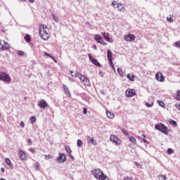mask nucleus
Masks as SVG:
<instances>
[{
    "mask_svg": "<svg viewBox=\"0 0 180 180\" xmlns=\"http://www.w3.org/2000/svg\"><path fill=\"white\" fill-rule=\"evenodd\" d=\"M167 154H172L174 153V150L172 148H169L167 150Z\"/></svg>",
    "mask_w": 180,
    "mask_h": 180,
    "instance_id": "nucleus-39",
    "label": "nucleus"
},
{
    "mask_svg": "<svg viewBox=\"0 0 180 180\" xmlns=\"http://www.w3.org/2000/svg\"><path fill=\"white\" fill-rule=\"evenodd\" d=\"M127 78H128V79H129V81H134L136 76L134 75H131L130 73H129L127 75Z\"/></svg>",
    "mask_w": 180,
    "mask_h": 180,
    "instance_id": "nucleus-21",
    "label": "nucleus"
},
{
    "mask_svg": "<svg viewBox=\"0 0 180 180\" xmlns=\"http://www.w3.org/2000/svg\"><path fill=\"white\" fill-rule=\"evenodd\" d=\"M53 20H55V22H58V17L56 16L54 14H52Z\"/></svg>",
    "mask_w": 180,
    "mask_h": 180,
    "instance_id": "nucleus-40",
    "label": "nucleus"
},
{
    "mask_svg": "<svg viewBox=\"0 0 180 180\" xmlns=\"http://www.w3.org/2000/svg\"><path fill=\"white\" fill-rule=\"evenodd\" d=\"M154 105V103H146V106H147V108H153V106Z\"/></svg>",
    "mask_w": 180,
    "mask_h": 180,
    "instance_id": "nucleus-35",
    "label": "nucleus"
},
{
    "mask_svg": "<svg viewBox=\"0 0 180 180\" xmlns=\"http://www.w3.org/2000/svg\"><path fill=\"white\" fill-rule=\"evenodd\" d=\"M65 148L68 154H71V153H72V150H71V148H70V146H65Z\"/></svg>",
    "mask_w": 180,
    "mask_h": 180,
    "instance_id": "nucleus-29",
    "label": "nucleus"
},
{
    "mask_svg": "<svg viewBox=\"0 0 180 180\" xmlns=\"http://www.w3.org/2000/svg\"><path fill=\"white\" fill-rule=\"evenodd\" d=\"M176 101H179L180 99V90L176 92Z\"/></svg>",
    "mask_w": 180,
    "mask_h": 180,
    "instance_id": "nucleus-38",
    "label": "nucleus"
},
{
    "mask_svg": "<svg viewBox=\"0 0 180 180\" xmlns=\"http://www.w3.org/2000/svg\"><path fill=\"white\" fill-rule=\"evenodd\" d=\"M1 172L4 173V172H5V169H4V167H1Z\"/></svg>",
    "mask_w": 180,
    "mask_h": 180,
    "instance_id": "nucleus-55",
    "label": "nucleus"
},
{
    "mask_svg": "<svg viewBox=\"0 0 180 180\" xmlns=\"http://www.w3.org/2000/svg\"><path fill=\"white\" fill-rule=\"evenodd\" d=\"M89 56V60L91 61V63L93 64H94V65H96V67H101V63L98 61V60L94 58V57H92V55H91V53L88 54Z\"/></svg>",
    "mask_w": 180,
    "mask_h": 180,
    "instance_id": "nucleus-11",
    "label": "nucleus"
},
{
    "mask_svg": "<svg viewBox=\"0 0 180 180\" xmlns=\"http://www.w3.org/2000/svg\"><path fill=\"white\" fill-rule=\"evenodd\" d=\"M136 37H134V34H129L128 35H125L124 37V39L126 41H134Z\"/></svg>",
    "mask_w": 180,
    "mask_h": 180,
    "instance_id": "nucleus-12",
    "label": "nucleus"
},
{
    "mask_svg": "<svg viewBox=\"0 0 180 180\" xmlns=\"http://www.w3.org/2000/svg\"><path fill=\"white\" fill-rule=\"evenodd\" d=\"M38 106H39L41 109H46V108L49 106V103H47V101H46V100L41 99L39 101Z\"/></svg>",
    "mask_w": 180,
    "mask_h": 180,
    "instance_id": "nucleus-10",
    "label": "nucleus"
},
{
    "mask_svg": "<svg viewBox=\"0 0 180 180\" xmlns=\"http://www.w3.org/2000/svg\"><path fill=\"white\" fill-rule=\"evenodd\" d=\"M30 2H31V4H33V2H34V0H29Z\"/></svg>",
    "mask_w": 180,
    "mask_h": 180,
    "instance_id": "nucleus-57",
    "label": "nucleus"
},
{
    "mask_svg": "<svg viewBox=\"0 0 180 180\" xmlns=\"http://www.w3.org/2000/svg\"><path fill=\"white\" fill-rule=\"evenodd\" d=\"M20 127H22V129H23V127H25V122H23V121H22L20 124Z\"/></svg>",
    "mask_w": 180,
    "mask_h": 180,
    "instance_id": "nucleus-53",
    "label": "nucleus"
},
{
    "mask_svg": "<svg viewBox=\"0 0 180 180\" xmlns=\"http://www.w3.org/2000/svg\"><path fill=\"white\" fill-rule=\"evenodd\" d=\"M29 150H30L31 153H32V154H34V153H36L35 149L33 148H30L29 149Z\"/></svg>",
    "mask_w": 180,
    "mask_h": 180,
    "instance_id": "nucleus-46",
    "label": "nucleus"
},
{
    "mask_svg": "<svg viewBox=\"0 0 180 180\" xmlns=\"http://www.w3.org/2000/svg\"><path fill=\"white\" fill-rule=\"evenodd\" d=\"M117 71L118 74L121 75V77H124V72H123V69H122L120 68H118L117 69Z\"/></svg>",
    "mask_w": 180,
    "mask_h": 180,
    "instance_id": "nucleus-23",
    "label": "nucleus"
},
{
    "mask_svg": "<svg viewBox=\"0 0 180 180\" xmlns=\"http://www.w3.org/2000/svg\"><path fill=\"white\" fill-rule=\"evenodd\" d=\"M68 155H69L70 160H72V161H74V160H75V158H74L71 153H69Z\"/></svg>",
    "mask_w": 180,
    "mask_h": 180,
    "instance_id": "nucleus-47",
    "label": "nucleus"
},
{
    "mask_svg": "<svg viewBox=\"0 0 180 180\" xmlns=\"http://www.w3.org/2000/svg\"><path fill=\"white\" fill-rule=\"evenodd\" d=\"M125 94H126V96H128V98H131L132 96H134V95H136L134 90L127 91Z\"/></svg>",
    "mask_w": 180,
    "mask_h": 180,
    "instance_id": "nucleus-16",
    "label": "nucleus"
},
{
    "mask_svg": "<svg viewBox=\"0 0 180 180\" xmlns=\"http://www.w3.org/2000/svg\"><path fill=\"white\" fill-rule=\"evenodd\" d=\"M120 131H122V133L124 135V136H129V131H127L126 129H123V128H120Z\"/></svg>",
    "mask_w": 180,
    "mask_h": 180,
    "instance_id": "nucleus-27",
    "label": "nucleus"
},
{
    "mask_svg": "<svg viewBox=\"0 0 180 180\" xmlns=\"http://www.w3.org/2000/svg\"><path fill=\"white\" fill-rule=\"evenodd\" d=\"M158 103L159 106H161V108H165V103L161 101H158Z\"/></svg>",
    "mask_w": 180,
    "mask_h": 180,
    "instance_id": "nucleus-28",
    "label": "nucleus"
},
{
    "mask_svg": "<svg viewBox=\"0 0 180 180\" xmlns=\"http://www.w3.org/2000/svg\"><path fill=\"white\" fill-rule=\"evenodd\" d=\"M175 108L178 109V110H180V103H176Z\"/></svg>",
    "mask_w": 180,
    "mask_h": 180,
    "instance_id": "nucleus-42",
    "label": "nucleus"
},
{
    "mask_svg": "<svg viewBox=\"0 0 180 180\" xmlns=\"http://www.w3.org/2000/svg\"><path fill=\"white\" fill-rule=\"evenodd\" d=\"M105 174V173H103L101 169H95L93 171V175L94 176V178H96V179H101L103 175Z\"/></svg>",
    "mask_w": 180,
    "mask_h": 180,
    "instance_id": "nucleus-4",
    "label": "nucleus"
},
{
    "mask_svg": "<svg viewBox=\"0 0 180 180\" xmlns=\"http://www.w3.org/2000/svg\"><path fill=\"white\" fill-rule=\"evenodd\" d=\"M0 81H4L6 84H11L12 79H11V76L8 75V73L5 72H0Z\"/></svg>",
    "mask_w": 180,
    "mask_h": 180,
    "instance_id": "nucleus-2",
    "label": "nucleus"
},
{
    "mask_svg": "<svg viewBox=\"0 0 180 180\" xmlns=\"http://www.w3.org/2000/svg\"><path fill=\"white\" fill-rule=\"evenodd\" d=\"M158 178H162L163 180H167V176L163 175V174H159Z\"/></svg>",
    "mask_w": 180,
    "mask_h": 180,
    "instance_id": "nucleus-37",
    "label": "nucleus"
},
{
    "mask_svg": "<svg viewBox=\"0 0 180 180\" xmlns=\"http://www.w3.org/2000/svg\"><path fill=\"white\" fill-rule=\"evenodd\" d=\"M56 160H58L60 164H63V162H65V161H67V157L64 153H60L59 156L56 158Z\"/></svg>",
    "mask_w": 180,
    "mask_h": 180,
    "instance_id": "nucleus-8",
    "label": "nucleus"
},
{
    "mask_svg": "<svg viewBox=\"0 0 180 180\" xmlns=\"http://www.w3.org/2000/svg\"><path fill=\"white\" fill-rule=\"evenodd\" d=\"M155 129H156V130H159V131H161L162 133H163V134H166V136H168V127H167V126H165L164 124H156L155 125Z\"/></svg>",
    "mask_w": 180,
    "mask_h": 180,
    "instance_id": "nucleus-1",
    "label": "nucleus"
},
{
    "mask_svg": "<svg viewBox=\"0 0 180 180\" xmlns=\"http://www.w3.org/2000/svg\"><path fill=\"white\" fill-rule=\"evenodd\" d=\"M101 94H104L103 91H101Z\"/></svg>",
    "mask_w": 180,
    "mask_h": 180,
    "instance_id": "nucleus-63",
    "label": "nucleus"
},
{
    "mask_svg": "<svg viewBox=\"0 0 180 180\" xmlns=\"http://www.w3.org/2000/svg\"><path fill=\"white\" fill-rule=\"evenodd\" d=\"M94 40L97 41V43H99L100 44H102L103 46H106V42L103 41V38L100 34H95L94 35Z\"/></svg>",
    "mask_w": 180,
    "mask_h": 180,
    "instance_id": "nucleus-7",
    "label": "nucleus"
},
{
    "mask_svg": "<svg viewBox=\"0 0 180 180\" xmlns=\"http://www.w3.org/2000/svg\"><path fill=\"white\" fill-rule=\"evenodd\" d=\"M170 124H172V126H174V127H176V126H178V124L176 123V122L175 120H171L169 121Z\"/></svg>",
    "mask_w": 180,
    "mask_h": 180,
    "instance_id": "nucleus-30",
    "label": "nucleus"
},
{
    "mask_svg": "<svg viewBox=\"0 0 180 180\" xmlns=\"http://www.w3.org/2000/svg\"><path fill=\"white\" fill-rule=\"evenodd\" d=\"M103 36L108 43H113V38L109 37V33L103 32Z\"/></svg>",
    "mask_w": 180,
    "mask_h": 180,
    "instance_id": "nucleus-14",
    "label": "nucleus"
},
{
    "mask_svg": "<svg viewBox=\"0 0 180 180\" xmlns=\"http://www.w3.org/2000/svg\"><path fill=\"white\" fill-rule=\"evenodd\" d=\"M40 166V165H39V162H37L34 165V168L35 169H39V167Z\"/></svg>",
    "mask_w": 180,
    "mask_h": 180,
    "instance_id": "nucleus-49",
    "label": "nucleus"
},
{
    "mask_svg": "<svg viewBox=\"0 0 180 180\" xmlns=\"http://www.w3.org/2000/svg\"><path fill=\"white\" fill-rule=\"evenodd\" d=\"M72 77H75V78H77L78 77V73L72 74Z\"/></svg>",
    "mask_w": 180,
    "mask_h": 180,
    "instance_id": "nucleus-54",
    "label": "nucleus"
},
{
    "mask_svg": "<svg viewBox=\"0 0 180 180\" xmlns=\"http://www.w3.org/2000/svg\"><path fill=\"white\" fill-rule=\"evenodd\" d=\"M167 22H170V23H172V22H174V20H172V18L171 17H167Z\"/></svg>",
    "mask_w": 180,
    "mask_h": 180,
    "instance_id": "nucleus-44",
    "label": "nucleus"
},
{
    "mask_svg": "<svg viewBox=\"0 0 180 180\" xmlns=\"http://www.w3.org/2000/svg\"><path fill=\"white\" fill-rule=\"evenodd\" d=\"M123 180H133V177H130V176L124 177Z\"/></svg>",
    "mask_w": 180,
    "mask_h": 180,
    "instance_id": "nucleus-45",
    "label": "nucleus"
},
{
    "mask_svg": "<svg viewBox=\"0 0 180 180\" xmlns=\"http://www.w3.org/2000/svg\"><path fill=\"white\" fill-rule=\"evenodd\" d=\"M142 141H143V143H146V144H150V142L147 141L146 139H143Z\"/></svg>",
    "mask_w": 180,
    "mask_h": 180,
    "instance_id": "nucleus-52",
    "label": "nucleus"
},
{
    "mask_svg": "<svg viewBox=\"0 0 180 180\" xmlns=\"http://www.w3.org/2000/svg\"><path fill=\"white\" fill-rule=\"evenodd\" d=\"M24 39L27 43H30V41H32V38L30 37V35H29V34L25 36Z\"/></svg>",
    "mask_w": 180,
    "mask_h": 180,
    "instance_id": "nucleus-22",
    "label": "nucleus"
},
{
    "mask_svg": "<svg viewBox=\"0 0 180 180\" xmlns=\"http://www.w3.org/2000/svg\"><path fill=\"white\" fill-rule=\"evenodd\" d=\"M106 115L108 119H113L115 117V115L109 110H106Z\"/></svg>",
    "mask_w": 180,
    "mask_h": 180,
    "instance_id": "nucleus-20",
    "label": "nucleus"
},
{
    "mask_svg": "<svg viewBox=\"0 0 180 180\" xmlns=\"http://www.w3.org/2000/svg\"><path fill=\"white\" fill-rule=\"evenodd\" d=\"M39 36L43 40H47L50 38V35L49 34V32L47 31V30H40Z\"/></svg>",
    "mask_w": 180,
    "mask_h": 180,
    "instance_id": "nucleus-5",
    "label": "nucleus"
},
{
    "mask_svg": "<svg viewBox=\"0 0 180 180\" xmlns=\"http://www.w3.org/2000/svg\"><path fill=\"white\" fill-rule=\"evenodd\" d=\"M112 5L113 8H116V7H117V5H119V3H117V1H113L112 2Z\"/></svg>",
    "mask_w": 180,
    "mask_h": 180,
    "instance_id": "nucleus-36",
    "label": "nucleus"
},
{
    "mask_svg": "<svg viewBox=\"0 0 180 180\" xmlns=\"http://www.w3.org/2000/svg\"><path fill=\"white\" fill-rule=\"evenodd\" d=\"M142 136H143V137L144 139H146V135H145V134H142Z\"/></svg>",
    "mask_w": 180,
    "mask_h": 180,
    "instance_id": "nucleus-59",
    "label": "nucleus"
},
{
    "mask_svg": "<svg viewBox=\"0 0 180 180\" xmlns=\"http://www.w3.org/2000/svg\"><path fill=\"white\" fill-rule=\"evenodd\" d=\"M129 140L133 144H136V143H137V141L136 140V138H134L133 136H129Z\"/></svg>",
    "mask_w": 180,
    "mask_h": 180,
    "instance_id": "nucleus-26",
    "label": "nucleus"
},
{
    "mask_svg": "<svg viewBox=\"0 0 180 180\" xmlns=\"http://www.w3.org/2000/svg\"><path fill=\"white\" fill-rule=\"evenodd\" d=\"M99 74H101V71L99 72Z\"/></svg>",
    "mask_w": 180,
    "mask_h": 180,
    "instance_id": "nucleus-64",
    "label": "nucleus"
},
{
    "mask_svg": "<svg viewBox=\"0 0 180 180\" xmlns=\"http://www.w3.org/2000/svg\"><path fill=\"white\" fill-rule=\"evenodd\" d=\"M37 120V119L34 117V116H32L30 117V122L31 123H36V121Z\"/></svg>",
    "mask_w": 180,
    "mask_h": 180,
    "instance_id": "nucleus-32",
    "label": "nucleus"
},
{
    "mask_svg": "<svg viewBox=\"0 0 180 180\" xmlns=\"http://www.w3.org/2000/svg\"><path fill=\"white\" fill-rule=\"evenodd\" d=\"M70 74L72 75V74H74V72L72 70H71Z\"/></svg>",
    "mask_w": 180,
    "mask_h": 180,
    "instance_id": "nucleus-58",
    "label": "nucleus"
},
{
    "mask_svg": "<svg viewBox=\"0 0 180 180\" xmlns=\"http://www.w3.org/2000/svg\"><path fill=\"white\" fill-rule=\"evenodd\" d=\"M69 81H72V79H71V78H69Z\"/></svg>",
    "mask_w": 180,
    "mask_h": 180,
    "instance_id": "nucleus-62",
    "label": "nucleus"
},
{
    "mask_svg": "<svg viewBox=\"0 0 180 180\" xmlns=\"http://www.w3.org/2000/svg\"><path fill=\"white\" fill-rule=\"evenodd\" d=\"M63 88L65 95L71 98V92L70 91V89L68 88V86H67V85L65 84H63Z\"/></svg>",
    "mask_w": 180,
    "mask_h": 180,
    "instance_id": "nucleus-15",
    "label": "nucleus"
},
{
    "mask_svg": "<svg viewBox=\"0 0 180 180\" xmlns=\"http://www.w3.org/2000/svg\"><path fill=\"white\" fill-rule=\"evenodd\" d=\"M110 140L112 143H115L116 146L120 145V139L116 135H110Z\"/></svg>",
    "mask_w": 180,
    "mask_h": 180,
    "instance_id": "nucleus-9",
    "label": "nucleus"
},
{
    "mask_svg": "<svg viewBox=\"0 0 180 180\" xmlns=\"http://www.w3.org/2000/svg\"><path fill=\"white\" fill-rule=\"evenodd\" d=\"M53 61L55 62V63H57V60H56V59H54V58H53Z\"/></svg>",
    "mask_w": 180,
    "mask_h": 180,
    "instance_id": "nucleus-61",
    "label": "nucleus"
},
{
    "mask_svg": "<svg viewBox=\"0 0 180 180\" xmlns=\"http://www.w3.org/2000/svg\"><path fill=\"white\" fill-rule=\"evenodd\" d=\"M3 43L4 44V50H9L11 49V46H9V44H8V42L3 40Z\"/></svg>",
    "mask_w": 180,
    "mask_h": 180,
    "instance_id": "nucleus-24",
    "label": "nucleus"
},
{
    "mask_svg": "<svg viewBox=\"0 0 180 180\" xmlns=\"http://www.w3.org/2000/svg\"><path fill=\"white\" fill-rule=\"evenodd\" d=\"M17 54L18 56H25V52H23V51H18Z\"/></svg>",
    "mask_w": 180,
    "mask_h": 180,
    "instance_id": "nucleus-41",
    "label": "nucleus"
},
{
    "mask_svg": "<svg viewBox=\"0 0 180 180\" xmlns=\"http://www.w3.org/2000/svg\"><path fill=\"white\" fill-rule=\"evenodd\" d=\"M47 30V25H42V30Z\"/></svg>",
    "mask_w": 180,
    "mask_h": 180,
    "instance_id": "nucleus-50",
    "label": "nucleus"
},
{
    "mask_svg": "<svg viewBox=\"0 0 180 180\" xmlns=\"http://www.w3.org/2000/svg\"><path fill=\"white\" fill-rule=\"evenodd\" d=\"M51 158V155H45V160H50Z\"/></svg>",
    "mask_w": 180,
    "mask_h": 180,
    "instance_id": "nucleus-48",
    "label": "nucleus"
},
{
    "mask_svg": "<svg viewBox=\"0 0 180 180\" xmlns=\"http://www.w3.org/2000/svg\"><path fill=\"white\" fill-rule=\"evenodd\" d=\"M77 77H78V78H79L81 82H82V84H84V85H85L86 86H89L90 83H89V78L82 75V74L78 73V72H77Z\"/></svg>",
    "mask_w": 180,
    "mask_h": 180,
    "instance_id": "nucleus-3",
    "label": "nucleus"
},
{
    "mask_svg": "<svg viewBox=\"0 0 180 180\" xmlns=\"http://www.w3.org/2000/svg\"><path fill=\"white\" fill-rule=\"evenodd\" d=\"M107 58L111 68H112V70H115V64H113V61L112 60V51H110V49H108L107 51Z\"/></svg>",
    "mask_w": 180,
    "mask_h": 180,
    "instance_id": "nucleus-6",
    "label": "nucleus"
},
{
    "mask_svg": "<svg viewBox=\"0 0 180 180\" xmlns=\"http://www.w3.org/2000/svg\"><path fill=\"white\" fill-rule=\"evenodd\" d=\"M93 49H94V50H97L98 48L96 47V45H94Z\"/></svg>",
    "mask_w": 180,
    "mask_h": 180,
    "instance_id": "nucleus-56",
    "label": "nucleus"
},
{
    "mask_svg": "<svg viewBox=\"0 0 180 180\" xmlns=\"http://www.w3.org/2000/svg\"><path fill=\"white\" fill-rule=\"evenodd\" d=\"M22 2H26V0H20Z\"/></svg>",
    "mask_w": 180,
    "mask_h": 180,
    "instance_id": "nucleus-60",
    "label": "nucleus"
},
{
    "mask_svg": "<svg viewBox=\"0 0 180 180\" xmlns=\"http://www.w3.org/2000/svg\"><path fill=\"white\" fill-rule=\"evenodd\" d=\"M44 56H46V57H49L50 58H52V60H54V57L53 56L47 52H44Z\"/></svg>",
    "mask_w": 180,
    "mask_h": 180,
    "instance_id": "nucleus-34",
    "label": "nucleus"
},
{
    "mask_svg": "<svg viewBox=\"0 0 180 180\" xmlns=\"http://www.w3.org/2000/svg\"><path fill=\"white\" fill-rule=\"evenodd\" d=\"M117 11L120 12H124V8L123 7V4L119 3L117 6Z\"/></svg>",
    "mask_w": 180,
    "mask_h": 180,
    "instance_id": "nucleus-19",
    "label": "nucleus"
},
{
    "mask_svg": "<svg viewBox=\"0 0 180 180\" xmlns=\"http://www.w3.org/2000/svg\"><path fill=\"white\" fill-rule=\"evenodd\" d=\"M87 139L90 141V142L93 144V146H96V141L94 139V138H91V136H87Z\"/></svg>",
    "mask_w": 180,
    "mask_h": 180,
    "instance_id": "nucleus-25",
    "label": "nucleus"
},
{
    "mask_svg": "<svg viewBox=\"0 0 180 180\" xmlns=\"http://www.w3.org/2000/svg\"><path fill=\"white\" fill-rule=\"evenodd\" d=\"M5 161H6V164H7V165H8L9 168L11 169H13V165L12 164L11 159H9L8 158H6L5 159Z\"/></svg>",
    "mask_w": 180,
    "mask_h": 180,
    "instance_id": "nucleus-18",
    "label": "nucleus"
},
{
    "mask_svg": "<svg viewBox=\"0 0 180 180\" xmlns=\"http://www.w3.org/2000/svg\"><path fill=\"white\" fill-rule=\"evenodd\" d=\"M27 144H29L30 146H32V139H28L27 140Z\"/></svg>",
    "mask_w": 180,
    "mask_h": 180,
    "instance_id": "nucleus-43",
    "label": "nucleus"
},
{
    "mask_svg": "<svg viewBox=\"0 0 180 180\" xmlns=\"http://www.w3.org/2000/svg\"><path fill=\"white\" fill-rule=\"evenodd\" d=\"M0 50H5L4 41L0 40Z\"/></svg>",
    "mask_w": 180,
    "mask_h": 180,
    "instance_id": "nucleus-31",
    "label": "nucleus"
},
{
    "mask_svg": "<svg viewBox=\"0 0 180 180\" xmlns=\"http://www.w3.org/2000/svg\"><path fill=\"white\" fill-rule=\"evenodd\" d=\"M77 147H82V141L81 139H78L77 141Z\"/></svg>",
    "mask_w": 180,
    "mask_h": 180,
    "instance_id": "nucleus-33",
    "label": "nucleus"
},
{
    "mask_svg": "<svg viewBox=\"0 0 180 180\" xmlns=\"http://www.w3.org/2000/svg\"><path fill=\"white\" fill-rule=\"evenodd\" d=\"M83 112L84 113V115H86V113H88V109H86V108H84Z\"/></svg>",
    "mask_w": 180,
    "mask_h": 180,
    "instance_id": "nucleus-51",
    "label": "nucleus"
},
{
    "mask_svg": "<svg viewBox=\"0 0 180 180\" xmlns=\"http://www.w3.org/2000/svg\"><path fill=\"white\" fill-rule=\"evenodd\" d=\"M155 79H157V81H159L160 82H164L165 77L164 76H162V73L158 72L155 75Z\"/></svg>",
    "mask_w": 180,
    "mask_h": 180,
    "instance_id": "nucleus-13",
    "label": "nucleus"
},
{
    "mask_svg": "<svg viewBox=\"0 0 180 180\" xmlns=\"http://www.w3.org/2000/svg\"><path fill=\"white\" fill-rule=\"evenodd\" d=\"M18 155L20 157V158L21 160H22L23 161H25L26 160V153H25V152H23V150H20L18 153Z\"/></svg>",
    "mask_w": 180,
    "mask_h": 180,
    "instance_id": "nucleus-17",
    "label": "nucleus"
}]
</instances>
